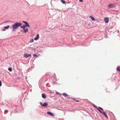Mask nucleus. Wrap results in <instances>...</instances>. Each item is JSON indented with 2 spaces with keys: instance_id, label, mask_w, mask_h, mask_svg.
I'll list each match as a JSON object with an SVG mask.
<instances>
[{
  "instance_id": "nucleus-1",
  "label": "nucleus",
  "mask_w": 120,
  "mask_h": 120,
  "mask_svg": "<svg viewBox=\"0 0 120 120\" xmlns=\"http://www.w3.org/2000/svg\"><path fill=\"white\" fill-rule=\"evenodd\" d=\"M22 24L18 22H16L14 24L12 25V28L13 29L17 28L18 27H19L21 26Z\"/></svg>"
},
{
  "instance_id": "nucleus-2",
  "label": "nucleus",
  "mask_w": 120,
  "mask_h": 120,
  "mask_svg": "<svg viewBox=\"0 0 120 120\" xmlns=\"http://www.w3.org/2000/svg\"><path fill=\"white\" fill-rule=\"evenodd\" d=\"M108 6L109 8H111L115 7L116 6V5L115 4H110L108 5Z\"/></svg>"
},
{
  "instance_id": "nucleus-3",
  "label": "nucleus",
  "mask_w": 120,
  "mask_h": 120,
  "mask_svg": "<svg viewBox=\"0 0 120 120\" xmlns=\"http://www.w3.org/2000/svg\"><path fill=\"white\" fill-rule=\"evenodd\" d=\"M22 22L25 24V25L26 26H27L29 27H30V25H29L28 23L26 21H23Z\"/></svg>"
},
{
  "instance_id": "nucleus-4",
  "label": "nucleus",
  "mask_w": 120,
  "mask_h": 120,
  "mask_svg": "<svg viewBox=\"0 0 120 120\" xmlns=\"http://www.w3.org/2000/svg\"><path fill=\"white\" fill-rule=\"evenodd\" d=\"M109 19L108 18L106 17L104 18V20L106 23H107L109 22Z\"/></svg>"
},
{
  "instance_id": "nucleus-5",
  "label": "nucleus",
  "mask_w": 120,
  "mask_h": 120,
  "mask_svg": "<svg viewBox=\"0 0 120 120\" xmlns=\"http://www.w3.org/2000/svg\"><path fill=\"white\" fill-rule=\"evenodd\" d=\"M31 56V54H28L27 53H26V54L24 55V57L26 58Z\"/></svg>"
},
{
  "instance_id": "nucleus-6",
  "label": "nucleus",
  "mask_w": 120,
  "mask_h": 120,
  "mask_svg": "<svg viewBox=\"0 0 120 120\" xmlns=\"http://www.w3.org/2000/svg\"><path fill=\"white\" fill-rule=\"evenodd\" d=\"M102 114H103L106 117L107 119H108V116H107V114L105 113V112H102L101 113Z\"/></svg>"
},
{
  "instance_id": "nucleus-7",
  "label": "nucleus",
  "mask_w": 120,
  "mask_h": 120,
  "mask_svg": "<svg viewBox=\"0 0 120 120\" xmlns=\"http://www.w3.org/2000/svg\"><path fill=\"white\" fill-rule=\"evenodd\" d=\"M39 37V34H38L37 35L36 37L34 38L35 40H37L38 39Z\"/></svg>"
},
{
  "instance_id": "nucleus-8",
  "label": "nucleus",
  "mask_w": 120,
  "mask_h": 120,
  "mask_svg": "<svg viewBox=\"0 0 120 120\" xmlns=\"http://www.w3.org/2000/svg\"><path fill=\"white\" fill-rule=\"evenodd\" d=\"M48 105V104L47 103H45L42 105V106L43 107H46Z\"/></svg>"
},
{
  "instance_id": "nucleus-9",
  "label": "nucleus",
  "mask_w": 120,
  "mask_h": 120,
  "mask_svg": "<svg viewBox=\"0 0 120 120\" xmlns=\"http://www.w3.org/2000/svg\"><path fill=\"white\" fill-rule=\"evenodd\" d=\"M47 113L49 115H51V116H53V114L52 113H51V112H47Z\"/></svg>"
},
{
  "instance_id": "nucleus-10",
  "label": "nucleus",
  "mask_w": 120,
  "mask_h": 120,
  "mask_svg": "<svg viewBox=\"0 0 120 120\" xmlns=\"http://www.w3.org/2000/svg\"><path fill=\"white\" fill-rule=\"evenodd\" d=\"M20 26V28H22L23 29H25L26 27L25 25H24L22 26Z\"/></svg>"
},
{
  "instance_id": "nucleus-11",
  "label": "nucleus",
  "mask_w": 120,
  "mask_h": 120,
  "mask_svg": "<svg viewBox=\"0 0 120 120\" xmlns=\"http://www.w3.org/2000/svg\"><path fill=\"white\" fill-rule=\"evenodd\" d=\"M24 32L25 33H26L28 32V28H26V29H24Z\"/></svg>"
},
{
  "instance_id": "nucleus-12",
  "label": "nucleus",
  "mask_w": 120,
  "mask_h": 120,
  "mask_svg": "<svg viewBox=\"0 0 120 120\" xmlns=\"http://www.w3.org/2000/svg\"><path fill=\"white\" fill-rule=\"evenodd\" d=\"M90 18L92 21H95V19H94V18L92 16H90Z\"/></svg>"
},
{
  "instance_id": "nucleus-13",
  "label": "nucleus",
  "mask_w": 120,
  "mask_h": 120,
  "mask_svg": "<svg viewBox=\"0 0 120 120\" xmlns=\"http://www.w3.org/2000/svg\"><path fill=\"white\" fill-rule=\"evenodd\" d=\"M10 27L9 25H8L6 26H5L4 27V28L6 29H8Z\"/></svg>"
},
{
  "instance_id": "nucleus-14",
  "label": "nucleus",
  "mask_w": 120,
  "mask_h": 120,
  "mask_svg": "<svg viewBox=\"0 0 120 120\" xmlns=\"http://www.w3.org/2000/svg\"><path fill=\"white\" fill-rule=\"evenodd\" d=\"M42 97L43 98H46V95L44 94H42Z\"/></svg>"
},
{
  "instance_id": "nucleus-15",
  "label": "nucleus",
  "mask_w": 120,
  "mask_h": 120,
  "mask_svg": "<svg viewBox=\"0 0 120 120\" xmlns=\"http://www.w3.org/2000/svg\"><path fill=\"white\" fill-rule=\"evenodd\" d=\"M63 95L65 97L68 96V94L66 93H63Z\"/></svg>"
},
{
  "instance_id": "nucleus-16",
  "label": "nucleus",
  "mask_w": 120,
  "mask_h": 120,
  "mask_svg": "<svg viewBox=\"0 0 120 120\" xmlns=\"http://www.w3.org/2000/svg\"><path fill=\"white\" fill-rule=\"evenodd\" d=\"M72 99L75 102H79V101L75 98H72Z\"/></svg>"
},
{
  "instance_id": "nucleus-17",
  "label": "nucleus",
  "mask_w": 120,
  "mask_h": 120,
  "mask_svg": "<svg viewBox=\"0 0 120 120\" xmlns=\"http://www.w3.org/2000/svg\"><path fill=\"white\" fill-rule=\"evenodd\" d=\"M61 1L63 4H64L66 3V2L64 0H62Z\"/></svg>"
},
{
  "instance_id": "nucleus-18",
  "label": "nucleus",
  "mask_w": 120,
  "mask_h": 120,
  "mask_svg": "<svg viewBox=\"0 0 120 120\" xmlns=\"http://www.w3.org/2000/svg\"><path fill=\"white\" fill-rule=\"evenodd\" d=\"M117 71H120V67H118L117 68Z\"/></svg>"
},
{
  "instance_id": "nucleus-19",
  "label": "nucleus",
  "mask_w": 120,
  "mask_h": 120,
  "mask_svg": "<svg viewBox=\"0 0 120 120\" xmlns=\"http://www.w3.org/2000/svg\"><path fill=\"white\" fill-rule=\"evenodd\" d=\"M94 106L95 107V108H96L98 110V111H99L101 113L102 112H101L99 109H98V108L97 107H96L95 106Z\"/></svg>"
},
{
  "instance_id": "nucleus-20",
  "label": "nucleus",
  "mask_w": 120,
  "mask_h": 120,
  "mask_svg": "<svg viewBox=\"0 0 120 120\" xmlns=\"http://www.w3.org/2000/svg\"><path fill=\"white\" fill-rule=\"evenodd\" d=\"M94 106L95 107V108H96L98 110V111H99L101 113L102 112H101L99 109H98V108L97 107H96L95 106Z\"/></svg>"
},
{
  "instance_id": "nucleus-21",
  "label": "nucleus",
  "mask_w": 120,
  "mask_h": 120,
  "mask_svg": "<svg viewBox=\"0 0 120 120\" xmlns=\"http://www.w3.org/2000/svg\"><path fill=\"white\" fill-rule=\"evenodd\" d=\"M8 70L9 71H12V69L11 68H8Z\"/></svg>"
},
{
  "instance_id": "nucleus-22",
  "label": "nucleus",
  "mask_w": 120,
  "mask_h": 120,
  "mask_svg": "<svg viewBox=\"0 0 120 120\" xmlns=\"http://www.w3.org/2000/svg\"><path fill=\"white\" fill-rule=\"evenodd\" d=\"M34 41V40L33 39H32L31 40H30V42L31 43L33 42Z\"/></svg>"
},
{
  "instance_id": "nucleus-23",
  "label": "nucleus",
  "mask_w": 120,
  "mask_h": 120,
  "mask_svg": "<svg viewBox=\"0 0 120 120\" xmlns=\"http://www.w3.org/2000/svg\"><path fill=\"white\" fill-rule=\"evenodd\" d=\"M99 108L100 109H101V110H103V109L102 108H101V107H99Z\"/></svg>"
},
{
  "instance_id": "nucleus-24",
  "label": "nucleus",
  "mask_w": 120,
  "mask_h": 120,
  "mask_svg": "<svg viewBox=\"0 0 120 120\" xmlns=\"http://www.w3.org/2000/svg\"><path fill=\"white\" fill-rule=\"evenodd\" d=\"M1 81H0V86H1Z\"/></svg>"
},
{
  "instance_id": "nucleus-25",
  "label": "nucleus",
  "mask_w": 120,
  "mask_h": 120,
  "mask_svg": "<svg viewBox=\"0 0 120 120\" xmlns=\"http://www.w3.org/2000/svg\"><path fill=\"white\" fill-rule=\"evenodd\" d=\"M34 57H35L36 56H37L36 54H34Z\"/></svg>"
},
{
  "instance_id": "nucleus-26",
  "label": "nucleus",
  "mask_w": 120,
  "mask_h": 120,
  "mask_svg": "<svg viewBox=\"0 0 120 120\" xmlns=\"http://www.w3.org/2000/svg\"><path fill=\"white\" fill-rule=\"evenodd\" d=\"M79 1L81 2H82L83 0H79Z\"/></svg>"
},
{
  "instance_id": "nucleus-27",
  "label": "nucleus",
  "mask_w": 120,
  "mask_h": 120,
  "mask_svg": "<svg viewBox=\"0 0 120 120\" xmlns=\"http://www.w3.org/2000/svg\"><path fill=\"white\" fill-rule=\"evenodd\" d=\"M40 104L42 106V105H43V104H42V103L41 102H40Z\"/></svg>"
},
{
  "instance_id": "nucleus-28",
  "label": "nucleus",
  "mask_w": 120,
  "mask_h": 120,
  "mask_svg": "<svg viewBox=\"0 0 120 120\" xmlns=\"http://www.w3.org/2000/svg\"><path fill=\"white\" fill-rule=\"evenodd\" d=\"M5 29H4L2 30V31H4L5 30Z\"/></svg>"
},
{
  "instance_id": "nucleus-29",
  "label": "nucleus",
  "mask_w": 120,
  "mask_h": 120,
  "mask_svg": "<svg viewBox=\"0 0 120 120\" xmlns=\"http://www.w3.org/2000/svg\"><path fill=\"white\" fill-rule=\"evenodd\" d=\"M56 93L57 94H58L59 93L58 92H57Z\"/></svg>"
}]
</instances>
